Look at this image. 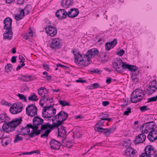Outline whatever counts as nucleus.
Masks as SVG:
<instances>
[{"label": "nucleus", "mask_w": 157, "mask_h": 157, "mask_svg": "<svg viewBox=\"0 0 157 157\" xmlns=\"http://www.w3.org/2000/svg\"><path fill=\"white\" fill-rule=\"evenodd\" d=\"M44 120L39 116H35L33 119V124L32 127L33 128L30 133L29 134V138H33L38 136L42 131H44L46 129V126L50 125L49 123L42 124Z\"/></svg>", "instance_id": "1"}, {"label": "nucleus", "mask_w": 157, "mask_h": 157, "mask_svg": "<svg viewBox=\"0 0 157 157\" xmlns=\"http://www.w3.org/2000/svg\"><path fill=\"white\" fill-rule=\"evenodd\" d=\"M22 121V117L16 118L7 123H4L2 126V129L4 132L7 133L12 132L15 128L20 124Z\"/></svg>", "instance_id": "2"}, {"label": "nucleus", "mask_w": 157, "mask_h": 157, "mask_svg": "<svg viewBox=\"0 0 157 157\" xmlns=\"http://www.w3.org/2000/svg\"><path fill=\"white\" fill-rule=\"evenodd\" d=\"M68 114L64 111H61L52 118V125L54 128H58L67 118Z\"/></svg>", "instance_id": "3"}, {"label": "nucleus", "mask_w": 157, "mask_h": 157, "mask_svg": "<svg viewBox=\"0 0 157 157\" xmlns=\"http://www.w3.org/2000/svg\"><path fill=\"white\" fill-rule=\"evenodd\" d=\"M145 95L144 91L137 89L133 91L131 95L130 101L132 103H136L142 100Z\"/></svg>", "instance_id": "4"}, {"label": "nucleus", "mask_w": 157, "mask_h": 157, "mask_svg": "<svg viewBox=\"0 0 157 157\" xmlns=\"http://www.w3.org/2000/svg\"><path fill=\"white\" fill-rule=\"evenodd\" d=\"M125 63L121 59L118 58L113 63L112 67L115 71L121 73L124 71V68H123L122 66Z\"/></svg>", "instance_id": "5"}, {"label": "nucleus", "mask_w": 157, "mask_h": 157, "mask_svg": "<svg viewBox=\"0 0 157 157\" xmlns=\"http://www.w3.org/2000/svg\"><path fill=\"white\" fill-rule=\"evenodd\" d=\"M144 151L145 152L140 155L139 157H152V156H153L156 152L155 150L154 147L151 145L147 146Z\"/></svg>", "instance_id": "6"}, {"label": "nucleus", "mask_w": 157, "mask_h": 157, "mask_svg": "<svg viewBox=\"0 0 157 157\" xmlns=\"http://www.w3.org/2000/svg\"><path fill=\"white\" fill-rule=\"evenodd\" d=\"M144 128H145L144 133H147L151 132V131L155 130L157 128V126L155 122L151 121L144 124L140 127V129H143Z\"/></svg>", "instance_id": "7"}, {"label": "nucleus", "mask_w": 157, "mask_h": 157, "mask_svg": "<svg viewBox=\"0 0 157 157\" xmlns=\"http://www.w3.org/2000/svg\"><path fill=\"white\" fill-rule=\"evenodd\" d=\"M23 108L22 103L18 102L14 104L10 109V111L13 114H16L21 112Z\"/></svg>", "instance_id": "8"}, {"label": "nucleus", "mask_w": 157, "mask_h": 157, "mask_svg": "<svg viewBox=\"0 0 157 157\" xmlns=\"http://www.w3.org/2000/svg\"><path fill=\"white\" fill-rule=\"evenodd\" d=\"M37 108L34 104L28 105L26 109V114L29 116L33 117L37 114Z\"/></svg>", "instance_id": "9"}, {"label": "nucleus", "mask_w": 157, "mask_h": 157, "mask_svg": "<svg viewBox=\"0 0 157 157\" xmlns=\"http://www.w3.org/2000/svg\"><path fill=\"white\" fill-rule=\"evenodd\" d=\"M151 84H149L148 88L147 90V93L148 95H150L154 93L157 89V81L153 80L152 82H150Z\"/></svg>", "instance_id": "10"}, {"label": "nucleus", "mask_w": 157, "mask_h": 157, "mask_svg": "<svg viewBox=\"0 0 157 157\" xmlns=\"http://www.w3.org/2000/svg\"><path fill=\"white\" fill-rule=\"evenodd\" d=\"M90 59H84L79 60L78 61V58L76 57L75 58V63L80 68H82L87 66L90 64Z\"/></svg>", "instance_id": "11"}, {"label": "nucleus", "mask_w": 157, "mask_h": 157, "mask_svg": "<svg viewBox=\"0 0 157 157\" xmlns=\"http://www.w3.org/2000/svg\"><path fill=\"white\" fill-rule=\"evenodd\" d=\"M60 40L58 38L53 39L50 44V47L53 50H56L61 48Z\"/></svg>", "instance_id": "12"}, {"label": "nucleus", "mask_w": 157, "mask_h": 157, "mask_svg": "<svg viewBox=\"0 0 157 157\" xmlns=\"http://www.w3.org/2000/svg\"><path fill=\"white\" fill-rule=\"evenodd\" d=\"M68 12L64 9H60L57 10L56 13V15L58 19L62 20L66 18L67 16Z\"/></svg>", "instance_id": "13"}, {"label": "nucleus", "mask_w": 157, "mask_h": 157, "mask_svg": "<svg viewBox=\"0 0 157 157\" xmlns=\"http://www.w3.org/2000/svg\"><path fill=\"white\" fill-rule=\"evenodd\" d=\"M45 30L47 34L52 37L56 35L57 33V30L56 27L51 26L46 27Z\"/></svg>", "instance_id": "14"}, {"label": "nucleus", "mask_w": 157, "mask_h": 157, "mask_svg": "<svg viewBox=\"0 0 157 157\" xmlns=\"http://www.w3.org/2000/svg\"><path fill=\"white\" fill-rule=\"evenodd\" d=\"M142 132L141 134L136 136L135 140L134 141V143L135 144L142 143L146 139V136L144 134L145 133H144L143 130H142Z\"/></svg>", "instance_id": "15"}, {"label": "nucleus", "mask_w": 157, "mask_h": 157, "mask_svg": "<svg viewBox=\"0 0 157 157\" xmlns=\"http://www.w3.org/2000/svg\"><path fill=\"white\" fill-rule=\"evenodd\" d=\"M49 144L50 145V148L51 149L56 150H59L60 147L61 145V144L60 142L53 139L51 140Z\"/></svg>", "instance_id": "16"}, {"label": "nucleus", "mask_w": 157, "mask_h": 157, "mask_svg": "<svg viewBox=\"0 0 157 157\" xmlns=\"http://www.w3.org/2000/svg\"><path fill=\"white\" fill-rule=\"evenodd\" d=\"M30 128L33 129V128L32 127V124L30 123L26 125V126L21 129L20 134L22 135H28L29 136V134L30 133Z\"/></svg>", "instance_id": "17"}, {"label": "nucleus", "mask_w": 157, "mask_h": 157, "mask_svg": "<svg viewBox=\"0 0 157 157\" xmlns=\"http://www.w3.org/2000/svg\"><path fill=\"white\" fill-rule=\"evenodd\" d=\"M12 19L9 17L6 18L3 21L5 24L3 29L6 30H12Z\"/></svg>", "instance_id": "18"}, {"label": "nucleus", "mask_w": 157, "mask_h": 157, "mask_svg": "<svg viewBox=\"0 0 157 157\" xmlns=\"http://www.w3.org/2000/svg\"><path fill=\"white\" fill-rule=\"evenodd\" d=\"M126 148L125 154L127 157H136V151L134 149L131 147Z\"/></svg>", "instance_id": "19"}, {"label": "nucleus", "mask_w": 157, "mask_h": 157, "mask_svg": "<svg viewBox=\"0 0 157 157\" xmlns=\"http://www.w3.org/2000/svg\"><path fill=\"white\" fill-rule=\"evenodd\" d=\"M79 13V10L76 8H71L70 9V11L68 12L67 16L68 17L73 18L76 17Z\"/></svg>", "instance_id": "20"}, {"label": "nucleus", "mask_w": 157, "mask_h": 157, "mask_svg": "<svg viewBox=\"0 0 157 157\" xmlns=\"http://www.w3.org/2000/svg\"><path fill=\"white\" fill-rule=\"evenodd\" d=\"M147 138L151 141L153 142L157 139V130H154L151 131V132L148 134Z\"/></svg>", "instance_id": "21"}, {"label": "nucleus", "mask_w": 157, "mask_h": 157, "mask_svg": "<svg viewBox=\"0 0 157 157\" xmlns=\"http://www.w3.org/2000/svg\"><path fill=\"white\" fill-rule=\"evenodd\" d=\"M57 128L58 131V137H62L63 138L65 137V136L67 135L66 131L62 125L59 126L58 128Z\"/></svg>", "instance_id": "22"}, {"label": "nucleus", "mask_w": 157, "mask_h": 157, "mask_svg": "<svg viewBox=\"0 0 157 157\" xmlns=\"http://www.w3.org/2000/svg\"><path fill=\"white\" fill-rule=\"evenodd\" d=\"M54 127L52 125L50 124L46 126V129L44 133L41 135L40 137L41 138H47L49 135L50 132L52 130L54 129Z\"/></svg>", "instance_id": "23"}, {"label": "nucleus", "mask_w": 157, "mask_h": 157, "mask_svg": "<svg viewBox=\"0 0 157 157\" xmlns=\"http://www.w3.org/2000/svg\"><path fill=\"white\" fill-rule=\"evenodd\" d=\"M73 4V0H63L61 2V5L63 8L67 9Z\"/></svg>", "instance_id": "24"}, {"label": "nucleus", "mask_w": 157, "mask_h": 157, "mask_svg": "<svg viewBox=\"0 0 157 157\" xmlns=\"http://www.w3.org/2000/svg\"><path fill=\"white\" fill-rule=\"evenodd\" d=\"M50 110L51 111L50 112L47 111L43 117L47 119L51 118L54 117L56 114V109L55 108L52 109V108L50 109Z\"/></svg>", "instance_id": "25"}, {"label": "nucleus", "mask_w": 157, "mask_h": 157, "mask_svg": "<svg viewBox=\"0 0 157 157\" xmlns=\"http://www.w3.org/2000/svg\"><path fill=\"white\" fill-rule=\"evenodd\" d=\"M46 90V88L44 87H41L40 88L38 89V94L41 96L40 101L44 100L47 96L46 95L45 93L44 92V91L45 90Z\"/></svg>", "instance_id": "26"}, {"label": "nucleus", "mask_w": 157, "mask_h": 157, "mask_svg": "<svg viewBox=\"0 0 157 157\" xmlns=\"http://www.w3.org/2000/svg\"><path fill=\"white\" fill-rule=\"evenodd\" d=\"M99 53L98 49L94 48L88 51V55L90 56V58H93L95 56H97Z\"/></svg>", "instance_id": "27"}, {"label": "nucleus", "mask_w": 157, "mask_h": 157, "mask_svg": "<svg viewBox=\"0 0 157 157\" xmlns=\"http://www.w3.org/2000/svg\"><path fill=\"white\" fill-rule=\"evenodd\" d=\"M116 128L115 125L112 126L109 128H105V131L103 132L104 134L106 136H108L110 134L114 132Z\"/></svg>", "instance_id": "28"}, {"label": "nucleus", "mask_w": 157, "mask_h": 157, "mask_svg": "<svg viewBox=\"0 0 157 157\" xmlns=\"http://www.w3.org/2000/svg\"><path fill=\"white\" fill-rule=\"evenodd\" d=\"M122 67L124 68V69H127L131 71H135L137 70L136 66L130 65L126 63L123 65Z\"/></svg>", "instance_id": "29"}, {"label": "nucleus", "mask_w": 157, "mask_h": 157, "mask_svg": "<svg viewBox=\"0 0 157 157\" xmlns=\"http://www.w3.org/2000/svg\"><path fill=\"white\" fill-rule=\"evenodd\" d=\"M3 34V38L5 39L10 40L12 39L13 33L12 30H7Z\"/></svg>", "instance_id": "30"}, {"label": "nucleus", "mask_w": 157, "mask_h": 157, "mask_svg": "<svg viewBox=\"0 0 157 157\" xmlns=\"http://www.w3.org/2000/svg\"><path fill=\"white\" fill-rule=\"evenodd\" d=\"M10 120V118L5 113L0 114V121L2 122H5L4 123H7V121Z\"/></svg>", "instance_id": "31"}, {"label": "nucleus", "mask_w": 157, "mask_h": 157, "mask_svg": "<svg viewBox=\"0 0 157 157\" xmlns=\"http://www.w3.org/2000/svg\"><path fill=\"white\" fill-rule=\"evenodd\" d=\"M20 80L25 82L29 81L31 80H33V78L31 76L28 75H22L19 78Z\"/></svg>", "instance_id": "32"}, {"label": "nucleus", "mask_w": 157, "mask_h": 157, "mask_svg": "<svg viewBox=\"0 0 157 157\" xmlns=\"http://www.w3.org/2000/svg\"><path fill=\"white\" fill-rule=\"evenodd\" d=\"M43 109L42 110V116L43 117H44V115L46 114L47 111L50 112L51 111L50 109L53 108L52 106H45L43 107Z\"/></svg>", "instance_id": "33"}, {"label": "nucleus", "mask_w": 157, "mask_h": 157, "mask_svg": "<svg viewBox=\"0 0 157 157\" xmlns=\"http://www.w3.org/2000/svg\"><path fill=\"white\" fill-rule=\"evenodd\" d=\"M71 52L74 56L75 58L76 57H77L79 59L83 57L82 55L77 50H73L71 51Z\"/></svg>", "instance_id": "34"}, {"label": "nucleus", "mask_w": 157, "mask_h": 157, "mask_svg": "<svg viewBox=\"0 0 157 157\" xmlns=\"http://www.w3.org/2000/svg\"><path fill=\"white\" fill-rule=\"evenodd\" d=\"M28 99L30 101H36L38 99L37 96L34 93H32L28 97Z\"/></svg>", "instance_id": "35"}, {"label": "nucleus", "mask_w": 157, "mask_h": 157, "mask_svg": "<svg viewBox=\"0 0 157 157\" xmlns=\"http://www.w3.org/2000/svg\"><path fill=\"white\" fill-rule=\"evenodd\" d=\"M33 36V33L32 30L28 32L25 33L24 36V38L27 40L30 39Z\"/></svg>", "instance_id": "36"}, {"label": "nucleus", "mask_w": 157, "mask_h": 157, "mask_svg": "<svg viewBox=\"0 0 157 157\" xmlns=\"http://www.w3.org/2000/svg\"><path fill=\"white\" fill-rule=\"evenodd\" d=\"M12 69V65L11 63H7L5 66V71L6 73L10 72Z\"/></svg>", "instance_id": "37"}, {"label": "nucleus", "mask_w": 157, "mask_h": 157, "mask_svg": "<svg viewBox=\"0 0 157 157\" xmlns=\"http://www.w3.org/2000/svg\"><path fill=\"white\" fill-rule=\"evenodd\" d=\"M4 136V134H3L2 135V136L1 139H2L1 141V143L2 144L4 142V141H6L8 143V144H10L11 142V139L10 138H9V137H3Z\"/></svg>", "instance_id": "38"}, {"label": "nucleus", "mask_w": 157, "mask_h": 157, "mask_svg": "<svg viewBox=\"0 0 157 157\" xmlns=\"http://www.w3.org/2000/svg\"><path fill=\"white\" fill-rule=\"evenodd\" d=\"M20 134V133L17 134L15 135V139L14 140V143H16L18 141H22L23 139V137L22 136H20L19 135Z\"/></svg>", "instance_id": "39"}, {"label": "nucleus", "mask_w": 157, "mask_h": 157, "mask_svg": "<svg viewBox=\"0 0 157 157\" xmlns=\"http://www.w3.org/2000/svg\"><path fill=\"white\" fill-rule=\"evenodd\" d=\"M59 104L62 105V106L64 107L65 106H70V104L67 102L66 101L64 100H59Z\"/></svg>", "instance_id": "40"}, {"label": "nucleus", "mask_w": 157, "mask_h": 157, "mask_svg": "<svg viewBox=\"0 0 157 157\" xmlns=\"http://www.w3.org/2000/svg\"><path fill=\"white\" fill-rule=\"evenodd\" d=\"M101 126H95V130L96 132H102L103 131L105 130V128H104L101 127Z\"/></svg>", "instance_id": "41"}, {"label": "nucleus", "mask_w": 157, "mask_h": 157, "mask_svg": "<svg viewBox=\"0 0 157 157\" xmlns=\"http://www.w3.org/2000/svg\"><path fill=\"white\" fill-rule=\"evenodd\" d=\"M124 146L126 147H130V145L131 144V142L130 140L129 139L126 140L124 141Z\"/></svg>", "instance_id": "42"}, {"label": "nucleus", "mask_w": 157, "mask_h": 157, "mask_svg": "<svg viewBox=\"0 0 157 157\" xmlns=\"http://www.w3.org/2000/svg\"><path fill=\"white\" fill-rule=\"evenodd\" d=\"M17 96L19 97L20 99L22 100H24L25 102H26L27 101L26 97L25 96L24 94H17Z\"/></svg>", "instance_id": "43"}, {"label": "nucleus", "mask_w": 157, "mask_h": 157, "mask_svg": "<svg viewBox=\"0 0 157 157\" xmlns=\"http://www.w3.org/2000/svg\"><path fill=\"white\" fill-rule=\"evenodd\" d=\"M147 103L156 101L157 100V95L155 96L147 98Z\"/></svg>", "instance_id": "44"}, {"label": "nucleus", "mask_w": 157, "mask_h": 157, "mask_svg": "<svg viewBox=\"0 0 157 157\" xmlns=\"http://www.w3.org/2000/svg\"><path fill=\"white\" fill-rule=\"evenodd\" d=\"M101 120L99 121L97 123L96 125L95 126H101L102 125H103L104 123V121H105L104 120L105 118H100Z\"/></svg>", "instance_id": "45"}, {"label": "nucleus", "mask_w": 157, "mask_h": 157, "mask_svg": "<svg viewBox=\"0 0 157 157\" xmlns=\"http://www.w3.org/2000/svg\"><path fill=\"white\" fill-rule=\"evenodd\" d=\"M109 116V115L107 113H101L99 114L98 116V117H101V118H106L107 117Z\"/></svg>", "instance_id": "46"}, {"label": "nucleus", "mask_w": 157, "mask_h": 157, "mask_svg": "<svg viewBox=\"0 0 157 157\" xmlns=\"http://www.w3.org/2000/svg\"><path fill=\"white\" fill-rule=\"evenodd\" d=\"M150 109V108H148L147 106H143L140 108V109L142 112H144L147 110H149Z\"/></svg>", "instance_id": "47"}, {"label": "nucleus", "mask_w": 157, "mask_h": 157, "mask_svg": "<svg viewBox=\"0 0 157 157\" xmlns=\"http://www.w3.org/2000/svg\"><path fill=\"white\" fill-rule=\"evenodd\" d=\"M105 49L106 51H109L111 48H113L112 46L111 45H110V43L109 42H107L105 43Z\"/></svg>", "instance_id": "48"}, {"label": "nucleus", "mask_w": 157, "mask_h": 157, "mask_svg": "<svg viewBox=\"0 0 157 157\" xmlns=\"http://www.w3.org/2000/svg\"><path fill=\"white\" fill-rule=\"evenodd\" d=\"M110 45L112 46V48H113L117 44V40L116 39H114L112 41L109 42Z\"/></svg>", "instance_id": "49"}, {"label": "nucleus", "mask_w": 157, "mask_h": 157, "mask_svg": "<svg viewBox=\"0 0 157 157\" xmlns=\"http://www.w3.org/2000/svg\"><path fill=\"white\" fill-rule=\"evenodd\" d=\"M14 18L17 21H19L22 19L23 17H22V16H21V14H17L14 15Z\"/></svg>", "instance_id": "50"}, {"label": "nucleus", "mask_w": 157, "mask_h": 157, "mask_svg": "<svg viewBox=\"0 0 157 157\" xmlns=\"http://www.w3.org/2000/svg\"><path fill=\"white\" fill-rule=\"evenodd\" d=\"M127 110L125 111L123 113V115H124L128 116L129 115V113L131 112V108L130 107H128L127 109Z\"/></svg>", "instance_id": "51"}, {"label": "nucleus", "mask_w": 157, "mask_h": 157, "mask_svg": "<svg viewBox=\"0 0 157 157\" xmlns=\"http://www.w3.org/2000/svg\"><path fill=\"white\" fill-rule=\"evenodd\" d=\"M124 50L122 49H121L119 51H118L117 53V54L120 56H122L124 55Z\"/></svg>", "instance_id": "52"}, {"label": "nucleus", "mask_w": 157, "mask_h": 157, "mask_svg": "<svg viewBox=\"0 0 157 157\" xmlns=\"http://www.w3.org/2000/svg\"><path fill=\"white\" fill-rule=\"evenodd\" d=\"M91 70H92L90 71V72L93 73H98L100 72V70H98V68H96V69H91Z\"/></svg>", "instance_id": "53"}, {"label": "nucleus", "mask_w": 157, "mask_h": 157, "mask_svg": "<svg viewBox=\"0 0 157 157\" xmlns=\"http://www.w3.org/2000/svg\"><path fill=\"white\" fill-rule=\"evenodd\" d=\"M17 57L16 56H13L12 57L11 61L12 63H14L16 62V58Z\"/></svg>", "instance_id": "54"}, {"label": "nucleus", "mask_w": 157, "mask_h": 157, "mask_svg": "<svg viewBox=\"0 0 157 157\" xmlns=\"http://www.w3.org/2000/svg\"><path fill=\"white\" fill-rule=\"evenodd\" d=\"M19 58L21 60L20 63H24L25 59L21 55H19Z\"/></svg>", "instance_id": "55"}, {"label": "nucleus", "mask_w": 157, "mask_h": 157, "mask_svg": "<svg viewBox=\"0 0 157 157\" xmlns=\"http://www.w3.org/2000/svg\"><path fill=\"white\" fill-rule=\"evenodd\" d=\"M92 85H93V88H94V89L99 87L100 86L99 84L97 83L93 84Z\"/></svg>", "instance_id": "56"}, {"label": "nucleus", "mask_w": 157, "mask_h": 157, "mask_svg": "<svg viewBox=\"0 0 157 157\" xmlns=\"http://www.w3.org/2000/svg\"><path fill=\"white\" fill-rule=\"evenodd\" d=\"M43 66L45 70L48 71L49 70V67L48 65L45 63H44L43 64Z\"/></svg>", "instance_id": "57"}, {"label": "nucleus", "mask_w": 157, "mask_h": 157, "mask_svg": "<svg viewBox=\"0 0 157 157\" xmlns=\"http://www.w3.org/2000/svg\"><path fill=\"white\" fill-rule=\"evenodd\" d=\"M106 55L105 54L102 57V60L103 61H108L109 59V58L108 56H107V57Z\"/></svg>", "instance_id": "58"}, {"label": "nucleus", "mask_w": 157, "mask_h": 157, "mask_svg": "<svg viewBox=\"0 0 157 157\" xmlns=\"http://www.w3.org/2000/svg\"><path fill=\"white\" fill-rule=\"evenodd\" d=\"M30 153L31 154L33 153H37L38 154H40V151L39 150H36L35 151H33L30 152Z\"/></svg>", "instance_id": "59"}, {"label": "nucleus", "mask_w": 157, "mask_h": 157, "mask_svg": "<svg viewBox=\"0 0 157 157\" xmlns=\"http://www.w3.org/2000/svg\"><path fill=\"white\" fill-rule=\"evenodd\" d=\"M86 81L84 80H82L81 79H77L76 80V82H80L82 83H83L85 82Z\"/></svg>", "instance_id": "60"}, {"label": "nucleus", "mask_w": 157, "mask_h": 157, "mask_svg": "<svg viewBox=\"0 0 157 157\" xmlns=\"http://www.w3.org/2000/svg\"><path fill=\"white\" fill-rule=\"evenodd\" d=\"M109 102L107 101H104L102 102V104L104 106H106L109 104Z\"/></svg>", "instance_id": "61"}, {"label": "nucleus", "mask_w": 157, "mask_h": 157, "mask_svg": "<svg viewBox=\"0 0 157 157\" xmlns=\"http://www.w3.org/2000/svg\"><path fill=\"white\" fill-rule=\"evenodd\" d=\"M1 103L2 105H4L8 106H10V103H8L7 102L3 101H2Z\"/></svg>", "instance_id": "62"}, {"label": "nucleus", "mask_w": 157, "mask_h": 157, "mask_svg": "<svg viewBox=\"0 0 157 157\" xmlns=\"http://www.w3.org/2000/svg\"><path fill=\"white\" fill-rule=\"evenodd\" d=\"M112 79L110 77H108L106 81V83L109 84H110L111 82Z\"/></svg>", "instance_id": "63"}, {"label": "nucleus", "mask_w": 157, "mask_h": 157, "mask_svg": "<svg viewBox=\"0 0 157 157\" xmlns=\"http://www.w3.org/2000/svg\"><path fill=\"white\" fill-rule=\"evenodd\" d=\"M24 1V0H17V4L22 5L23 4Z\"/></svg>", "instance_id": "64"}]
</instances>
